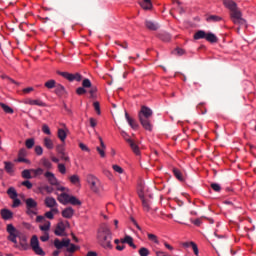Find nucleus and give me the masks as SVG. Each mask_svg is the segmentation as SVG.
I'll return each instance as SVG.
<instances>
[{
  "label": "nucleus",
  "mask_w": 256,
  "mask_h": 256,
  "mask_svg": "<svg viewBox=\"0 0 256 256\" xmlns=\"http://www.w3.org/2000/svg\"><path fill=\"white\" fill-rule=\"evenodd\" d=\"M173 173H174V177H176V179H178V181H185L183 178V174L181 173V171L179 169L174 168Z\"/></svg>",
  "instance_id": "31"
},
{
  "label": "nucleus",
  "mask_w": 256,
  "mask_h": 256,
  "mask_svg": "<svg viewBox=\"0 0 256 256\" xmlns=\"http://www.w3.org/2000/svg\"><path fill=\"white\" fill-rule=\"evenodd\" d=\"M7 233H9V235H15V234L19 233V231L17 229H15V226H13V224H8L7 225Z\"/></svg>",
  "instance_id": "34"
},
{
  "label": "nucleus",
  "mask_w": 256,
  "mask_h": 256,
  "mask_svg": "<svg viewBox=\"0 0 256 256\" xmlns=\"http://www.w3.org/2000/svg\"><path fill=\"white\" fill-rule=\"evenodd\" d=\"M13 204H12V207L15 209L17 207H19V205H21V200H19L17 197L16 198H13Z\"/></svg>",
  "instance_id": "56"
},
{
  "label": "nucleus",
  "mask_w": 256,
  "mask_h": 256,
  "mask_svg": "<svg viewBox=\"0 0 256 256\" xmlns=\"http://www.w3.org/2000/svg\"><path fill=\"white\" fill-rule=\"evenodd\" d=\"M71 196H69V194L67 193H62L58 196V201L59 203H62V205H67V203H69V198Z\"/></svg>",
  "instance_id": "18"
},
{
  "label": "nucleus",
  "mask_w": 256,
  "mask_h": 256,
  "mask_svg": "<svg viewBox=\"0 0 256 256\" xmlns=\"http://www.w3.org/2000/svg\"><path fill=\"white\" fill-rule=\"evenodd\" d=\"M25 203L27 215H37V201L33 198H28L25 200Z\"/></svg>",
  "instance_id": "5"
},
{
  "label": "nucleus",
  "mask_w": 256,
  "mask_h": 256,
  "mask_svg": "<svg viewBox=\"0 0 256 256\" xmlns=\"http://www.w3.org/2000/svg\"><path fill=\"white\" fill-rule=\"evenodd\" d=\"M69 179L73 185H77V183H79V181H80L79 176L77 174L70 176Z\"/></svg>",
  "instance_id": "46"
},
{
  "label": "nucleus",
  "mask_w": 256,
  "mask_h": 256,
  "mask_svg": "<svg viewBox=\"0 0 256 256\" xmlns=\"http://www.w3.org/2000/svg\"><path fill=\"white\" fill-rule=\"evenodd\" d=\"M42 132L45 133V135H51V129L47 124L42 125Z\"/></svg>",
  "instance_id": "50"
},
{
  "label": "nucleus",
  "mask_w": 256,
  "mask_h": 256,
  "mask_svg": "<svg viewBox=\"0 0 256 256\" xmlns=\"http://www.w3.org/2000/svg\"><path fill=\"white\" fill-rule=\"evenodd\" d=\"M58 139H60L62 143H65V140L67 139V132L63 130V128L58 129Z\"/></svg>",
  "instance_id": "24"
},
{
  "label": "nucleus",
  "mask_w": 256,
  "mask_h": 256,
  "mask_svg": "<svg viewBox=\"0 0 256 256\" xmlns=\"http://www.w3.org/2000/svg\"><path fill=\"white\" fill-rule=\"evenodd\" d=\"M56 86H57V82L53 79L48 80L44 84V87H46L47 89H55Z\"/></svg>",
  "instance_id": "28"
},
{
  "label": "nucleus",
  "mask_w": 256,
  "mask_h": 256,
  "mask_svg": "<svg viewBox=\"0 0 256 256\" xmlns=\"http://www.w3.org/2000/svg\"><path fill=\"white\" fill-rule=\"evenodd\" d=\"M58 156L60 157L61 161H64V163H71V158H69V155L66 154V152L58 154Z\"/></svg>",
  "instance_id": "36"
},
{
  "label": "nucleus",
  "mask_w": 256,
  "mask_h": 256,
  "mask_svg": "<svg viewBox=\"0 0 256 256\" xmlns=\"http://www.w3.org/2000/svg\"><path fill=\"white\" fill-rule=\"evenodd\" d=\"M0 107H2L3 111L5 113H9L10 115H12L13 113V108L9 107L7 104L5 103H0Z\"/></svg>",
  "instance_id": "38"
},
{
  "label": "nucleus",
  "mask_w": 256,
  "mask_h": 256,
  "mask_svg": "<svg viewBox=\"0 0 256 256\" xmlns=\"http://www.w3.org/2000/svg\"><path fill=\"white\" fill-rule=\"evenodd\" d=\"M20 246L24 251H27V249H29V244L27 243V237L20 236Z\"/></svg>",
  "instance_id": "26"
},
{
  "label": "nucleus",
  "mask_w": 256,
  "mask_h": 256,
  "mask_svg": "<svg viewBox=\"0 0 256 256\" xmlns=\"http://www.w3.org/2000/svg\"><path fill=\"white\" fill-rule=\"evenodd\" d=\"M77 249H79L78 246H75V244H70V247L67 248L68 253H75V251H77Z\"/></svg>",
  "instance_id": "53"
},
{
  "label": "nucleus",
  "mask_w": 256,
  "mask_h": 256,
  "mask_svg": "<svg viewBox=\"0 0 256 256\" xmlns=\"http://www.w3.org/2000/svg\"><path fill=\"white\" fill-rule=\"evenodd\" d=\"M58 171L61 173V175H65L67 173V168L65 167V164L58 163Z\"/></svg>",
  "instance_id": "44"
},
{
  "label": "nucleus",
  "mask_w": 256,
  "mask_h": 256,
  "mask_svg": "<svg viewBox=\"0 0 256 256\" xmlns=\"http://www.w3.org/2000/svg\"><path fill=\"white\" fill-rule=\"evenodd\" d=\"M23 187H27L28 189H33V183L31 181L26 180L22 182Z\"/></svg>",
  "instance_id": "57"
},
{
  "label": "nucleus",
  "mask_w": 256,
  "mask_h": 256,
  "mask_svg": "<svg viewBox=\"0 0 256 256\" xmlns=\"http://www.w3.org/2000/svg\"><path fill=\"white\" fill-rule=\"evenodd\" d=\"M126 142L132 149L133 153H135L136 155H141V150L139 149V146L137 145V143L133 141V139H126Z\"/></svg>",
  "instance_id": "10"
},
{
  "label": "nucleus",
  "mask_w": 256,
  "mask_h": 256,
  "mask_svg": "<svg viewBox=\"0 0 256 256\" xmlns=\"http://www.w3.org/2000/svg\"><path fill=\"white\" fill-rule=\"evenodd\" d=\"M0 213L4 221H9V219H13V212L9 209H2Z\"/></svg>",
  "instance_id": "12"
},
{
  "label": "nucleus",
  "mask_w": 256,
  "mask_h": 256,
  "mask_svg": "<svg viewBox=\"0 0 256 256\" xmlns=\"http://www.w3.org/2000/svg\"><path fill=\"white\" fill-rule=\"evenodd\" d=\"M54 247H56V249H63V242H61L59 239H55L54 240Z\"/></svg>",
  "instance_id": "52"
},
{
  "label": "nucleus",
  "mask_w": 256,
  "mask_h": 256,
  "mask_svg": "<svg viewBox=\"0 0 256 256\" xmlns=\"http://www.w3.org/2000/svg\"><path fill=\"white\" fill-rule=\"evenodd\" d=\"M79 147L82 151H86L87 153H89L91 151V149H89V147H87V145L80 143Z\"/></svg>",
  "instance_id": "61"
},
{
  "label": "nucleus",
  "mask_w": 256,
  "mask_h": 256,
  "mask_svg": "<svg viewBox=\"0 0 256 256\" xmlns=\"http://www.w3.org/2000/svg\"><path fill=\"white\" fill-rule=\"evenodd\" d=\"M59 75H61V77H64V79H67L68 81L71 77V73L68 72H59Z\"/></svg>",
  "instance_id": "62"
},
{
  "label": "nucleus",
  "mask_w": 256,
  "mask_h": 256,
  "mask_svg": "<svg viewBox=\"0 0 256 256\" xmlns=\"http://www.w3.org/2000/svg\"><path fill=\"white\" fill-rule=\"evenodd\" d=\"M33 176L32 177H39V175H43L44 170L42 168L38 169H31Z\"/></svg>",
  "instance_id": "42"
},
{
  "label": "nucleus",
  "mask_w": 256,
  "mask_h": 256,
  "mask_svg": "<svg viewBox=\"0 0 256 256\" xmlns=\"http://www.w3.org/2000/svg\"><path fill=\"white\" fill-rule=\"evenodd\" d=\"M55 93L59 97H61L62 95H65V86H63L61 84H56V86H55Z\"/></svg>",
  "instance_id": "21"
},
{
  "label": "nucleus",
  "mask_w": 256,
  "mask_h": 256,
  "mask_svg": "<svg viewBox=\"0 0 256 256\" xmlns=\"http://www.w3.org/2000/svg\"><path fill=\"white\" fill-rule=\"evenodd\" d=\"M73 215H75V210H73L71 207H67L62 211V217L65 219H71Z\"/></svg>",
  "instance_id": "13"
},
{
  "label": "nucleus",
  "mask_w": 256,
  "mask_h": 256,
  "mask_svg": "<svg viewBox=\"0 0 256 256\" xmlns=\"http://www.w3.org/2000/svg\"><path fill=\"white\" fill-rule=\"evenodd\" d=\"M49 239V233L45 232L43 236L40 237V241H42L43 243L47 242V240Z\"/></svg>",
  "instance_id": "64"
},
{
  "label": "nucleus",
  "mask_w": 256,
  "mask_h": 256,
  "mask_svg": "<svg viewBox=\"0 0 256 256\" xmlns=\"http://www.w3.org/2000/svg\"><path fill=\"white\" fill-rule=\"evenodd\" d=\"M68 203H70V205H81V202L75 196H70Z\"/></svg>",
  "instance_id": "40"
},
{
  "label": "nucleus",
  "mask_w": 256,
  "mask_h": 256,
  "mask_svg": "<svg viewBox=\"0 0 256 256\" xmlns=\"http://www.w3.org/2000/svg\"><path fill=\"white\" fill-rule=\"evenodd\" d=\"M140 256H149V249L141 247L138 251Z\"/></svg>",
  "instance_id": "47"
},
{
  "label": "nucleus",
  "mask_w": 256,
  "mask_h": 256,
  "mask_svg": "<svg viewBox=\"0 0 256 256\" xmlns=\"http://www.w3.org/2000/svg\"><path fill=\"white\" fill-rule=\"evenodd\" d=\"M125 119L132 129H139V124L135 119L129 116V113L125 112Z\"/></svg>",
  "instance_id": "11"
},
{
  "label": "nucleus",
  "mask_w": 256,
  "mask_h": 256,
  "mask_svg": "<svg viewBox=\"0 0 256 256\" xmlns=\"http://www.w3.org/2000/svg\"><path fill=\"white\" fill-rule=\"evenodd\" d=\"M4 169L8 175H13L15 173V165L12 162L4 161Z\"/></svg>",
  "instance_id": "14"
},
{
  "label": "nucleus",
  "mask_w": 256,
  "mask_h": 256,
  "mask_svg": "<svg viewBox=\"0 0 256 256\" xmlns=\"http://www.w3.org/2000/svg\"><path fill=\"white\" fill-rule=\"evenodd\" d=\"M142 205H143L144 211H149V209H151V207H149V203H147V200L145 199L142 200Z\"/></svg>",
  "instance_id": "60"
},
{
  "label": "nucleus",
  "mask_w": 256,
  "mask_h": 256,
  "mask_svg": "<svg viewBox=\"0 0 256 256\" xmlns=\"http://www.w3.org/2000/svg\"><path fill=\"white\" fill-rule=\"evenodd\" d=\"M40 231H49L51 229V222L47 221L44 225L39 227Z\"/></svg>",
  "instance_id": "43"
},
{
  "label": "nucleus",
  "mask_w": 256,
  "mask_h": 256,
  "mask_svg": "<svg viewBox=\"0 0 256 256\" xmlns=\"http://www.w3.org/2000/svg\"><path fill=\"white\" fill-rule=\"evenodd\" d=\"M7 195L10 197V199H16L18 197L17 190H15L13 187H10L7 190Z\"/></svg>",
  "instance_id": "27"
},
{
  "label": "nucleus",
  "mask_w": 256,
  "mask_h": 256,
  "mask_svg": "<svg viewBox=\"0 0 256 256\" xmlns=\"http://www.w3.org/2000/svg\"><path fill=\"white\" fill-rule=\"evenodd\" d=\"M55 235L57 237H65V222L60 221L56 225V229L54 230Z\"/></svg>",
  "instance_id": "8"
},
{
  "label": "nucleus",
  "mask_w": 256,
  "mask_h": 256,
  "mask_svg": "<svg viewBox=\"0 0 256 256\" xmlns=\"http://www.w3.org/2000/svg\"><path fill=\"white\" fill-rule=\"evenodd\" d=\"M206 41H208V43H217V41H219V38H217V36L215 34H213L212 32H208L206 33Z\"/></svg>",
  "instance_id": "19"
},
{
  "label": "nucleus",
  "mask_w": 256,
  "mask_h": 256,
  "mask_svg": "<svg viewBox=\"0 0 256 256\" xmlns=\"http://www.w3.org/2000/svg\"><path fill=\"white\" fill-rule=\"evenodd\" d=\"M148 239L150 241H153V243L159 244V239L157 238V235L148 233Z\"/></svg>",
  "instance_id": "49"
},
{
  "label": "nucleus",
  "mask_w": 256,
  "mask_h": 256,
  "mask_svg": "<svg viewBox=\"0 0 256 256\" xmlns=\"http://www.w3.org/2000/svg\"><path fill=\"white\" fill-rule=\"evenodd\" d=\"M77 95H85L87 93V90L84 87H79L76 90Z\"/></svg>",
  "instance_id": "58"
},
{
  "label": "nucleus",
  "mask_w": 256,
  "mask_h": 256,
  "mask_svg": "<svg viewBox=\"0 0 256 256\" xmlns=\"http://www.w3.org/2000/svg\"><path fill=\"white\" fill-rule=\"evenodd\" d=\"M44 177L45 179H47L50 185H53L54 187H59V180L57 179V177H55V174L53 172H45Z\"/></svg>",
  "instance_id": "7"
},
{
  "label": "nucleus",
  "mask_w": 256,
  "mask_h": 256,
  "mask_svg": "<svg viewBox=\"0 0 256 256\" xmlns=\"http://www.w3.org/2000/svg\"><path fill=\"white\" fill-rule=\"evenodd\" d=\"M121 243H127V245H129L130 247H132V249H137V245H135V243H133V237L131 236H125L123 239H121Z\"/></svg>",
  "instance_id": "16"
},
{
  "label": "nucleus",
  "mask_w": 256,
  "mask_h": 256,
  "mask_svg": "<svg viewBox=\"0 0 256 256\" xmlns=\"http://www.w3.org/2000/svg\"><path fill=\"white\" fill-rule=\"evenodd\" d=\"M206 35L207 32H205L204 30H198L195 34H194V39L196 41H199V39H206Z\"/></svg>",
  "instance_id": "22"
},
{
  "label": "nucleus",
  "mask_w": 256,
  "mask_h": 256,
  "mask_svg": "<svg viewBox=\"0 0 256 256\" xmlns=\"http://www.w3.org/2000/svg\"><path fill=\"white\" fill-rule=\"evenodd\" d=\"M153 117V110L147 106H142L141 110L138 113V119L146 129V131H152L153 125H151V118Z\"/></svg>",
  "instance_id": "3"
},
{
  "label": "nucleus",
  "mask_w": 256,
  "mask_h": 256,
  "mask_svg": "<svg viewBox=\"0 0 256 256\" xmlns=\"http://www.w3.org/2000/svg\"><path fill=\"white\" fill-rule=\"evenodd\" d=\"M25 145H26L27 149H33V147L35 145V139H33V138L27 139L25 142Z\"/></svg>",
  "instance_id": "41"
},
{
  "label": "nucleus",
  "mask_w": 256,
  "mask_h": 256,
  "mask_svg": "<svg viewBox=\"0 0 256 256\" xmlns=\"http://www.w3.org/2000/svg\"><path fill=\"white\" fill-rule=\"evenodd\" d=\"M56 151H57L58 155H61V154L65 153V146H63V145H58V146L56 147Z\"/></svg>",
  "instance_id": "55"
},
{
  "label": "nucleus",
  "mask_w": 256,
  "mask_h": 256,
  "mask_svg": "<svg viewBox=\"0 0 256 256\" xmlns=\"http://www.w3.org/2000/svg\"><path fill=\"white\" fill-rule=\"evenodd\" d=\"M25 157H27V150L25 148H21L18 152V159L15 161L17 163H30Z\"/></svg>",
  "instance_id": "9"
},
{
  "label": "nucleus",
  "mask_w": 256,
  "mask_h": 256,
  "mask_svg": "<svg viewBox=\"0 0 256 256\" xmlns=\"http://www.w3.org/2000/svg\"><path fill=\"white\" fill-rule=\"evenodd\" d=\"M35 153H36V155H43V147L36 146L35 147Z\"/></svg>",
  "instance_id": "63"
},
{
  "label": "nucleus",
  "mask_w": 256,
  "mask_h": 256,
  "mask_svg": "<svg viewBox=\"0 0 256 256\" xmlns=\"http://www.w3.org/2000/svg\"><path fill=\"white\" fill-rule=\"evenodd\" d=\"M44 146L46 147V149H53L54 147L53 140H51L49 137H45Z\"/></svg>",
  "instance_id": "29"
},
{
  "label": "nucleus",
  "mask_w": 256,
  "mask_h": 256,
  "mask_svg": "<svg viewBox=\"0 0 256 256\" xmlns=\"http://www.w3.org/2000/svg\"><path fill=\"white\" fill-rule=\"evenodd\" d=\"M30 246L36 255L45 256V251L39 246V238L37 235H33L30 240Z\"/></svg>",
  "instance_id": "4"
},
{
  "label": "nucleus",
  "mask_w": 256,
  "mask_h": 256,
  "mask_svg": "<svg viewBox=\"0 0 256 256\" xmlns=\"http://www.w3.org/2000/svg\"><path fill=\"white\" fill-rule=\"evenodd\" d=\"M112 169L116 172V173H119V175H123V173H125V170H123L121 168V166L115 164L112 166Z\"/></svg>",
  "instance_id": "45"
},
{
  "label": "nucleus",
  "mask_w": 256,
  "mask_h": 256,
  "mask_svg": "<svg viewBox=\"0 0 256 256\" xmlns=\"http://www.w3.org/2000/svg\"><path fill=\"white\" fill-rule=\"evenodd\" d=\"M221 20H222L221 16H217V15H210L206 18V21L208 23H219V21Z\"/></svg>",
  "instance_id": "25"
},
{
  "label": "nucleus",
  "mask_w": 256,
  "mask_h": 256,
  "mask_svg": "<svg viewBox=\"0 0 256 256\" xmlns=\"http://www.w3.org/2000/svg\"><path fill=\"white\" fill-rule=\"evenodd\" d=\"M96 151L99 153L100 157L105 158V149L96 147Z\"/></svg>",
  "instance_id": "59"
},
{
  "label": "nucleus",
  "mask_w": 256,
  "mask_h": 256,
  "mask_svg": "<svg viewBox=\"0 0 256 256\" xmlns=\"http://www.w3.org/2000/svg\"><path fill=\"white\" fill-rule=\"evenodd\" d=\"M29 105H37L38 107H46V104L41 100H29Z\"/></svg>",
  "instance_id": "35"
},
{
  "label": "nucleus",
  "mask_w": 256,
  "mask_h": 256,
  "mask_svg": "<svg viewBox=\"0 0 256 256\" xmlns=\"http://www.w3.org/2000/svg\"><path fill=\"white\" fill-rule=\"evenodd\" d=\"M145 25H146L147 29H149L150 31H157V29H159V24H157L151 20H146Z\"/></svg>",
  "instance_id": "17"
},
{
  "label": "nucleus",
  "mask_w": 256,
  "mask_h": 256,
  "mask_svg": "<svg viewBox=\"0 0 256 256\" xmlns=\"http://www.w3.org/2000/svg\"><path fill=\"white\" fill-rule=\"evenodd\" d=\"M83 79V76L81 74L76 73V74H70L69 81H81Z\"/></svg>",
  "instance_id": "39"
},
{
  "label": "nucleus",
  "mask_w": 256,
  "mask_h": 256,
  "mask_svg": "<svg viewBox=\"0 0 256 256\" xmlns=\"http://www.w3.org/2000/svg\"><path fill=\"white\" fill-rule=\"evenodd\" d=\"M93 107L97 113V115H101V105L99 104V102H94L93 103Z\"/></svg>",
  "instance_id": "51"
},
{
  "label": "nucleus",
  "mask_w": 256,
  "mask_h": 256,
  "mask_svg": "<svg viewBox=\"0 0 256 256\" xmlns=\"http://www.w3.org/2000/svg\"><path fill=\"white\" fill-rule=\"evenodd\" d=\"M159 39H161V41L169 42L171 41V34L163 32L159 34Z\"/></svg>",
  "instance_id": "32"
},
{
  "label": "nucleus",
  "mask_w": 256,
  "mask_h": 256,
  "mask_svg": "<svg viewBox=\"0 0 256 256\" xmlns=\"http://www.w3.org/2000/svg\"><path fill=\"white\" fill-rule=\"evenodd\" d=\"M211 188L213 189V191H216V193H219V191H221V186L217 183H212Z\"/></svg>",
  "instance_id": "54"
},
{
  "label": "nucleus",
  "mask_w": 256,
  "mask_h": 256,
  "mask_svg": "<svg viewBox=\"0 0 256 256\" xmlns=\"http://www.w3.org/2000/svg\"><path fill=\"white\" fill-rule=\"evenodd\" d=\"M45 205L46 207H49L50 209H52V207H55L57 205V201L53 197H47L45 199Z\"/></svg>",
  "instance_id": "20"
},
{
  "label": "nucleus",
  "mask_w": 256,
  "mask_h": 256,
  "mask_svg": "<svg viewBox=\"0 0 256 256\" xmlns=\"http://www.w3.org/2000/svg\"><path fill=\"white\" fill-rule=\"evenodd\" d=\"M41 163H42L43 167H45V169H52L53 168V164H51V161H49L46 158H42Z\"/></svg>",
  "instance_id": "33"
},
{
  "label": "nucleus",
  "mask_w": 256,
  "mask_h": 256,
  "mask_svg": "<svg viewBox=\"0 0 256 256\" xmlns=\"http://www.w3.org/2000/svg\"><path fill=\"white\" fill-rule=\"evenodd\" d=\"M82 87H83L84 89H89V88H91V80L85 78V79L83 80V82H82Z\"/></svg>",
  "instance_id": "48"
},
{
  "label": "nucleus",
  "mask_w": 256,
  "mask_h": 256,
  "mask_svg": "<svg viewBox=\"0 0 256 256\" xmlns=\"http://www.w3.org/2000/svg\"><path fill=\"white\" fill-rule=\"evenodd\" d=\"M97 239L99 245H101V247L104 249H113V244H111V241H113V236L109 226L103 225L98 229Z\"/></svg>",
  "instance_id": "2"
},
{
  "label": "nucleus",
  "mask_w": 256,
  "mask_h": 256,
  "mask_svg": "<svg viewBox=\"0 0 256 256\" xmlns=\"http://www.w3.org/2000/svg\"><path fill=\"white\" fill-rule=\"evenodd\" d=\"M140 6L142 7V9L149 11V9H151V7H153V4L151 3V0H142L140 2Z\"/></svg>",
  "instance_id": "23"
},
{
  "label": "nucleus",
  "mask_w": 256,
  "mask_h": 256,
  "mask_svg": "<svg viewBox=\"0 0 256 256\" xmlns=\"http://www.w3.org/2000/svg\"><path fill=\"white\" fill-rule=\"evenodd\" d=\"M182 246L185 247L186 249L192 247L194 255H199V248L197 247V244H195L194 242H183Z\"/></svg>",
  "instance_id": "15"
},
{
  "label": "nucleus",
  "mask_w": 256,
  "mask_h": 256,
  "mask_svg": "<svg viewBox=\"0 0 256 256\" xmlns=\"http://www.w3.org/2000/svg\"><path fill=\"white\" fill-rule=\"evenodd\" d=\"M223 3L225 7L230 10V17L233 23L235 25L245 27L247 25V21L243 19V14L241 13V10L237 8V3H235L233 0H223Z\"/></svg>",
  "instance_id": "1"
},
{
  "label": "nucleus",
  "mask_w": 256,
  "mask_h": 256,
  "mask_svg": "<svg viewBox=\"0 0 256 256\" xmlns=\"http://www.w3.org/2000/svg\"><path fill=\"white\" fill-rule=\"evenodd\" d=\"M87 182L90 185L91 191H93L94 193H97L99 191V186H97L99 183V179H97V177L89 174L87 176Z\"/></svg>",
  "instance_id": "6"
},
{
  "label": "nucleus",
  "mask_w": 256,
  "mask_h": 256,
  "mask_svg": "<svg viewBox=\"0 0 256 256\" xmlns=\"http://www.w3.org/2000/svg\"><path fill=\"white\" fill-rule=\"evenodd\" d=\"M31 173H33L31 171V169H25L22 171V177L23 179H33V175H31Z\"/></svg>",
  "instance_id": "30"
},
{
  "label": "nucleus",
  "mask_w": 256,
  "mask_h": 256,
  "mask_svg": "<svg viewBox=\"0 0 256 256\" xmlns=\"http://www.w3.org/2000/svg\"><path fill=\"white\" fill-rule=\"evenodd\" d=\"M17 237H21L20 236V232L16 233V234H9L8 236V240L11 241L12 243H15V245H17Z\"/></svg>",
  "instance_id": "37"
}]
</instances>
